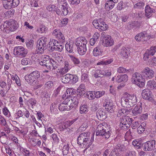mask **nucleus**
<instances>
[{"label":"nucleus","mask_w":156,"mask_h":156,"mask_svg":"<svg viewBox=\"0 0 156 156\" xmlns=\"http://www.w3.org/2000/svg\"><path fill=\"white\" fill-rule=\"evenodd\" d=\"M137 102L136 96L131 95L126 93L121 99V103L122 105L126 108H129L132 107Z\"/></svg>","instance_id":"nucleus-1"},{"label":"nucleus","mask_w":156,"mask_h":156,"mask_svg":"<svg viewBox=\"0 0 156 156\" xmlns=\"http://www.w3.org/2000/svg\"><path fill=\"white\" fill-rule=\"evenodd\" d=\"M18 27V23L13 19L6 21L0 27L1 30L7 33L15 31Z\"/></svg>","instance_id":"nucleus-2"},{"label":"nucleus","mask_w":156,"mask_h":156,"mask_svg":"<svg viewBox=\"0 0 156 156\" xmlns=\"http://www.w3.org/2000/svg\"><path fill=\"white\" fill-rule=\"evenodd\" d=\"M89 133H83L80 134L77 138V144L89 147L92 144L94 140V137H92L90 140Z\"/></svg>","instance_id":"nucleus-3"},{"label":"nucleus","mask_w":156,"mask_h":156,"mask_svg":"<svg viewBox=\"0 0 156 156\" xmlns=\"http://www.w3.org/2000/svg\"><path fill=\"white\" fill-rule=\"evenodd\" d=\"M109 130L106 127L100 124L97 127L96 135L102 136L104 138L108 139L110 136Z\"/></svg>","instance_id":"nucleus-4"},{"label":"nucleus","mask_w":156,"mask_h":156,"mask_svg":"<svg viewBox=\"0 0 156 156\" xmlns=\"http://www.w3.org/2000/svg\"><path fill=\"white\" fill-rule=\"evenodd\" d=\"M48 39L45 37H42L40 38L37 41V52L39 54H42L47 48Z\"/></svg>","instance_id":"nucleus-5"},{"label":"nucleus","mask_w":156,"mask_h":156,"mask_svg":"<svg viewBox=\"0 0 156 156\" xmlns=\"http://www.w3.org/2000/svg\"><path fill=\"white\" fill-rule=\"evenodd\" d=\"M132 81L133 83L138 85L140 87L144 85L145 80L141 75V73L136 72L132 75Z\"/></svg>","instance_id":"nucleus-6"},{"label":"nucleus","mask_w":156,"mask_h":156,"mask_svg":"<svg viewBox=\"0 0 156 156\" xmlns=\"http://www.w3.org/2000/svg\"><path fill=\"white\" fill-rule=\"evenodd\" d=\"M132 121V119L129 116L122 117L119 120V127L122 129L126 130L130 127Z\"/></svg>","instance_id":"nucleus-7"},{"label":"nucleus","mask_w":156,"mask_h":156,"mask_svg":"<svg viewBox=\"0 0 156 156\" xmlns=\"http://www.w3.org/2000/svg\"><path fill=\"white\" fill-rule=\"evenodd\" d=\"M94 27L98 29L100 31L106 30L108 28V26L101 18L95 20L92 22Z\"/></svg>","instance_id":"nucleus-8"},{"label":"nucleus","mask_w":156,"mask_h":156,"mask_svg":"<svg viewBox=\"0 0 156 156\" xmlns=\"http://www.w3.org/2000/svg\"><path fill=\"white\" fill-rule=\"evenodd\" d=\"M40 76L39 72L37 71H34L28 75L25 76L26 81L31 85L34 81H36Z\"/></svg>","instance_id":"nucleus-9"},{"label":"nucleus","mask_w":156,"mask_h":156,"mask_svg":"<svg viewBox=\"0 0 156 156\" xmlns=\"http://www.w3.org/2000/svg\"><path fill=\"white\" fill-rule=\"evenodd\" d=\"M27 52V50L22 46L16 47L14 49V55L17 57H24Z\"/></svg>","instance_id":"nucleus-10"},{"label":"nucleus","mask_w":156,"mask_h":156,"mask_svg":"<svg viewBox=\"0 0 156 156\" xmlns=\"http://www.w3.org/2000/svg\"><path fill=\"white\" fill-rule=\"evenodd\" d=\"M69 98H66L63 102L59 105L58 108L60 111L70 110L72 108V105H70Z\"/></svg>","instance_id":"nucleus-11"},{"label":"nucleus","mask_w":156,"mask_h":156,"mask_svg":"<svg viewBox=\"0 0 156 156\" xmlns=\"http://www.w3.org/2000/svg\"><path fill=\"white\" fill-rule=\"evenodd\" d=\"M141 75L145 80V79H150L152 78L154 76V72L149 68H145L141 72Z\"/></svg>","instance_id":"nucleus-12"},{"label":"nucleus","mask_w":156,"mask_h":156,"mask_svg":"<svg viewBox=\"0 0 156 156\" xmlns=\"http://www.w3.org/2000/svg\"><path fill=\"white\" fill-rule=\"evenodd\" d=\"M155 144L156 141L154 140L147 141L143 144V149L146 151H152L155 148Z\"/></svg>","instance_id":"nucleus-13"},{"label":"nucleus","mask_w":156,"mask_h":156,"mask_svg":"<svg viewBox=\"0 0 156 156\" xmlns=\"http://www.w3.org/2000/svg\"><path fill=\"white\" fill-rule=\"evenodd\" d=\"M151 94V92L150 90L146 89L142 90V95L144 99L152 102H154V103L155 104L156 102L154 101Z\"/></svg>","instance_id":"nucleus-14"},{"label":"nucleus","mask_w":156,"mask_h":156,"mask_svg":"<svg viewBox=\"0 0 156 156\" xmlns=\"http://www.w3.org/2000/svg\"><path fill=\"white\" fill-rule=\"evenodd\" d=\"M19 0H13L12 2L3 1V7L6 9H10L16 7L19 4Z\"/></svg>","instance_id":"nucleus-15"},{"label":"nucleus","mask_w":156,"mask_h":156,"mask_svg":"<svg viewBox=\"0 0 156 156\" xmlns=\"http://www.w3.org/2000/svg\"><path fill=\"white\" fill-rule=\"evenodd\" d=\"M156 52V45L154 46H152L151 48L147 50L145 53L144 54V59L146 60L148 58H150L151 56L153 55Z\"/></svg>","instance_id":"nucleus-16"},{"label":"nucleus","mask_w":156,"mask_h":156,"mask_svg":"<svg viewBox=\"0 0 156 156\" xmlns=\"http://www.w3.org/2000/svg\"><path fill=\"white\" fill-rule=\"evenodd\" d=\"M96 116L99 120L103 121L107 117L106 111L104 109H100L97 112Z\"/></svg>","instance_id":"nucleus-17"},{"label":"nucleus","mask_w":156,"mask_h":156,"mask_svg":"<svg viewBox=\"0 0 156 156\" xmlns=\"http://www.w3.org/2000/svg\"><path fill=\"white\" fill-rule=\"evenodd\" d=\"M103 44L104 46L109 47L114 44V41L110 36H108L105 39H103Z\"/></svg>","instance_id":"nucleus-18"},{"label":"nucleus","mask_w":156,"mask_h":156,"mask_svg":"<svg viewBox=\"0 0 156 156\" xmlns=\"http://www.w3.org/2000/svg\"><path fill=\"white\" fill-rule=\"evenodd\" d=\"M68 5L66 3H63L62 5L59 6L58 8H57V10H59L61 12V14L58 15H62L66 16L68 13Z\"/></svg>","instance_id":"nucleus-19"},{"label":"nucleus","mask_w":156,"mask_h":156,"mask_svg":"<svg viewBox=\"0 0 156 156\" xmlns=\"http://www.w3.org/2000/svg\"><path fill=\"white\" fill-rule=\"evenodd\" d=\"M148 36L146 32H141L135 36V39L138 41L147 40L146 38Z\"/></svg>","instance_id":"nucleus-20"},{"label":"nucleus","mask_w":156,"mask_h":156,"mask_svg":"<svg viewBox=\"0 0 156 156\" xmlns=\"http://www.w3.org/2000/svg\"><path fill=\"white\" fill-rule=\"evenodd\" d=\"M75 44L76 46H86L87 41L85 38L79 37L76 39Z\"/></svg>","instance_id":"nucleus-21"},{"label":"nucleus","mask_w":156,"mask_h":156,"mask_svg":"<svg viewBox=\"0 0 156 156\" xmlns=\"http://www.w3.org/2000/svg\"><path fill=\"white\" fill-rule=\"evenodd\" d=\"M103 106L105 108L106 111L110 113L114 112V106L112 103L110 101H105V103L103 104Z\"/></svg>","instance_id":"nucleus-22"},{"label":"nucleus","mask_w":156,"mask_h":156,"mask_svg":"<svg viewBox=\"0 0 156 156\" xmlns=\"http://www.w3.org/2000/svg\"><path fill=\"white\" fill-rule=\"evenodd\" d=\"M142 108L140 105H136L132 111L133 116H137L142 112Z\"/></svg>","instance_id":"nucleus-23"},{"label":"nucleus","mask_w":156,"mask_h":156,"mask_svg":"<svg viewBox=\"0 0 156 156\" xmlns=\"http://www.w3.org/2000/svg\"><path fill=\"white\" fill-rule=\"evenodd\" d=\"M50 61V58L48 55L44 56L41 58L39 63L41 65L45 67L47 65H49Z\"/></svg>","instance_id":"nucleus-24"},{"label":"nucleus","mask_w":156,"mask_h":156,"mask_svg":"<svg viewBox=\"0 0 156 156\" xmlns=\"http://www.w3.org/2000/svg\"><path fill=\"white\" fill-rule=\"evenodd\" d=\"M72 75L70 74H67L61 76V80L62 82L64 83H70L72 79Z\"/></svg>","instance_id":"nucleus-25"},{"label":"nucleus","mask_w":156,"mask_h":156,"mask_svg":"<svg viewBox=\"0 0 156 156\" xmlns=\"http://www.w3.org/2000/svg\"><path fill=\"white\" fill-rule=\"evenodd\" d=\"M57 8H58V7L54 5H50L47 6V9L49 12H56L57 14H61V12L59 10H57Z\"/></svg>","instance_id":"nucleus-26"},{"label":"nucleus","mask_w":156,"mask_h":156,"mask_svg":"<svg viewBox=\"0 0 156 156\" xmlns=\"http://www.w3.org/2000/svg\"><path fill=\"white\" fill-rule=\"evenodd\" d=\"M116 80L118 83L126 81L128 80V76L126 74L119 75L116 77Z\"/></svg>","instance_id":"nucleus-27"},{"label":"nucleus","mask_w":156,"mask_h":156,"mask_svg":"<svg viewBox=\"0 0 156 156\" xmlns=\"http://www.w3.org/2000/svg\"><path fill=\"white\" fill-rule=\"evenodd\" d=\"M154 10L151 8L148 5H147L145 8V13L146 16L148 18H149L152 15V13L154 12Z\"/></svg>","instance_id":"nucleus-28"},{"label":"nucleus","mask_w":156,"mask_h":156,"mask_svg":"<svg viewBox=\"0 0 156 156\" xmlns=\"http://www.w3.org/2000/svg\"><path fill=\"white\" fill-rule=\"evenodd\" d=\"M51 55L54 57L55 60L59 63L62 62L63 58L61 56L60 54L57 52H53L52 53Z\"/></svg>","instance_id":"nucleus-29"},{"label":"nucleus","mask_w":156,"mask_h":156,"mask_svg":"<svg viewBox=\"0 0 156 156\" xmlns=\"http://www.w3.org/2000/svg\"><path fill=\"white\" fill-rule=\"evenodd\" d=\"M75 45L72 44H65V48L66 51L69 53L75 51Z\"/></svg>","instance_id":"nucleus-30"},{"label":"nucleus","mask_w":156,"mask_h":156,"mask_svg":"<svg viewBox=\"0 0 156 156\" xmlns=\"http://www.w3.org/2000/svg\"><path fill=\"white\" fill-rule=\"evenodd\" d=\"M129 48L127 47H122L121 49L120 54L121 56L126 58L128 57L129 52L128 51Z\"/></svg>","instance_id":"nucleus-31"},{"label":"nucleus","mask_w":156,"mask_h":156,"mask_svg":"<svg viewBox=\"0 0 156 156\" xmlns=\"http://www.w3.org/2000/svg\"><path fill=\"white\" fill-rule=\"evenodd\" d=\"M77 51L79 54L80 55H84L87 50L86 46H77Z\"/></svg>","instance_id":"nucleus-32"},{"label":"nucleus","mask_w":156,"mask_h":156,"mask_svg":"<svg viewBox=\"0 0 156 156\" xmlns=\"http://www.w3.org/2000/svg\"><path fill=\"white\" fill-rule=\"evenodd\" d=\"M142 141L138 140H135L132 142V145L136 147L137 149L141 148L143 145L142 144Z\"/></svg>","instance_id":"nucleus-33"},{"label":"nucleus","mask_w":156,"mask_h":156,"mask_svg":"<svg viewBox=\"0 0 156 156\" xmlns=\"http://www.w3.org/2000/svg\"><path fill=\"white\" fill-rule=\"evenodd\" d=\"M129 110L127 108L119 109L118 111L117 116H123L127 115L129 112Z\"/></svg>","instance_id":"nucleus-34"},{"label":"nucleus","mask_w":156,"mask_h":156,"mask_svg":"<svg viewBox=\"0 0 156 156\" xmlns=\"http://www.w3.org/2000/svg\"><path fill=\"white\" fill-rule=\"evenodd\" d=\"M156 84V82L154 80H151L148 81L147 84L148 87L151 89H154L156 87L154 86Z\"/></svg>","instance_id":"nucleus-35"},{"label":"nucleus","mask_w":156,"mask_h":156,"mask_svg":"<svg viewBox=\"0 0 156 156\" xmlns=\"http://www.w3.org/2000/svg\"><path fill=\"white\" fill-rule=\"evenodd\" d=\"M64 45L63 44H60L59 43L56 45L55 47H53L52 48V46L51 47V49L53 50H55L56 51H61L63 48Z\"/></svg>","instance_id":"nucleus-36"},{"label":"nucleus","mask_w":156,"mask_h":156,"mask_svg":"<svg viewBox=\"0 0 156 156\" xmlns=\"http://www.w3.org/2000/svg\"><path fill=\"white\" fill-rule=\"evenodd\" d=\"M115 4L111 0L108 1L105 4V7L107 8H108L109 9H112L115 6Z\"/></svg>","instance_id":"nucleus-37"},{"label":"nucleus","mask_w":156,"mask_h":156,"mask_svg":"<svg viewBox=\"0 0 156 156\" xmlns=\"http://www.w3.org/2000/svg\"><path fill=\"white\" fill-rule=\"evenodd\" d=\"M93 54L95 56H97L101 54V51L99 48L96 47L93 50Z\"/></svg>","instance_id":"nucleus-38"},{"label":"nucleus","mask_w":156,"mask_h":156,"mask_svg":"<svg viewBox=\"0 0 156 156\" xmlns=\"http://www.w3.org/2000/svg\"><path fill=\"white\" fill-rule=\"evenodd\" d=\"M69 102H70V105H72V108H73V106L72 105V103L75 105H77L79 103V100L77 97H74L71 99H69Z\"/></svg>","instance_id":"nucleus-39"},{"label":"nucleus","mask_w":156,"mask_h":156,"mask_svg":"<svg viewBox=\"0 0 156 156\" xmlns=\"http://www.w3.org/2000/svg\"><path fill=\"white\" fill-rule=\"evenodd\" d=\"M55 37L59 40L60 41L62 42H63L65 41V38L63 34L60 31H58Z\"/></svg>","instance_id":"nucleus-40"},{"label":"nucleus","mask_w":156,"mask_h":156,"mask_svg":"<svg viewBox=\"0 0 156 156\" xmlns=\"http://www.w3.org/2000/svg\"><path fill=\"white\" fill-rule=\"evenodd\" d=\"M47 30V28L44 25H41L40 26L39 28L37 29L36 31L38 33H42L46 31Z\"/></svg>","instance_id":"nucleus-41"},{"label":"nucleus","mask_w":156,"mask_h":156,"mask_svg":"<svg viewBox=\"0 0 156 156\" xmlns=\"http://www.w3.org/2000/svg\"><path fill=\"white\" fill-rule=\"evenodd\" d=\"M85 86L83 84H81L77 90V92L80 93L84 92L85 89Z\"/></svg>","instance_id":"nucleus-42"},{"label":"nucleus","mask_w":156,"mask_h":156,"mask_svg":"<svg viewBox=\"0 0 156 156\" xmlns=\"http://www.w3.org/2000/svg\"><path fill=\"white\" fill-rule=\"evenodd\" d=\"M144 5V3L142 2H137L134 5V8L135 9H141Z\"/></svg>","instance_id":"nucleus-43"},{"label":"nucleus","mask_w":156,"mask_h":156,"mask_svg":"<svg viewBox=\"0 0 156 156\" xmlns=\"http://www.w3.org/2000/svg\"><path fill=\"white\" fill-rule=\"evenodd\" d=\"M94 94L95 95V97L96 98H99L101 97L103 95H104L105 92L104 91H94Z\"/></svg>","instance_id":"nucleus-44"},{"label":"nucleus","mask_w":156,"mask_h":156,"mask_svg":"<svg viewBox=\"0 0 156 156\" xmlns=\"http://www.w3.org/2000/svg\"><path fill=\"white\" fill-rule=\"evenodd\" d=\"M69 147L68 144L64 145L63 148V153L64 155H67L69 153Z\"/></svg>","instance_id":"nucleus-45"},{"label":"nucleus","mask_w":156,"mask_h":156,"mask_svg":"<svg viewBox=\"0 0 156 156\" xmlns=\"http://www.w3.org/2000/svg\"><path fill=\"white\" fill-rule=\"evenodd\" d=\"M87 95L88 98L90 100L94 99L95 98L94 93H93L92 91H89L87 93Z\"/></svg>","instance_id":"nucleus-46"},{"label":"nucleus","mask_w":156,"mask_h":156,"mask_svg":"<svg viewBox=\"0 0 156 156\" xmlns=\"http://www.w3.org/2000/svg\"><path fill=\"white\" fill-rule=\"evenodd\" d=\"M129 69H126L122 67H120L117 69V72L119 73H124L129 72Z\"/></svg>","instance_id":"nucleus-47"},{"label":"nucleus","mask_w":156,"mask_h":156,"mask_svg":"<svg viewBox=\"0 0 156 156\" xmlns=\"http://www.w3.org/2000/svg\"><path fill=\"white\" fill-rule=\"evenodd\" d=\"M69 56L71 60L72 61L74 64H79L80 63L79 59L71 55H69Z\"/></svg>","instance_id":"nucleus-48"},{"label":"nucleus","mask_w":156,"mask_h":156,"mask_svg":"<svg viewBox=\"0 0 156 156\" xmlns=\"http://www.w3.org/2000/svg\"><path fill=\"white\" fill-rule=\"evenodd\" d=\"M75 90L73 88H69L67 89L66 91V92L67 94V98H68V97L73 94H74V92H75Z\"/></svg>","instance_id":"nucleus-49"},{"label":"nucleus","mask_w":156,"mask_h":156,"mask_svg":"<svg viewBox=\"0 0 156 156\" xmlns=\"http://www.w3.org/2000/svg\"><path fill=\"white\" fill-rule=\"evenodd\" d=\"M87 106L84 105L80 107V113L82 114L85 112H87Z\"/></svg>","instance_id":"nucleus-50"},{"label":"nucleus","mask_w":156,"mask_h":156,"mask_svg":"<svg viewBox=\"0 0 156 156\" xmlns=\"http://www.w3.org/2000/svg\"><path fill=\"white\" fill-rule=\"evenodd\" d=\"M48 64L49 65H47V66H45L48 69H55V67H57L56 66H54L53 63H52L51 60L50 59Z\"/></svg>","instance_id":"nucleus-51"},{"label":"nucleus","mask_w":156,"mask_h":156,"mask_svg":"<svg viewBox=\"0 0 156 156\" xmlns=\"http://www.w3.org/2000/svg\"><path fill=\"white\" fill-rule=\"evenodd\" d=\"M12 83V81L9 78H8L7 80V84H6L7 86L6 87V92H7L8 91L10 90L11 87V85Z\"/></svg>","instance_id":"nucleus-52"},{"label":"nucleus","mask_w":156,"mask_h":156,"mask_svg":"<svg viewBox=\"0 0 156 156\" xmlns=\"http://www.w3.org/2000/svg\"><path fill=\"white\" fill-rule=\"evenodd\" d=\"M8 140V137L7 136H0V140L1 142L4 144L6 143Z\"/></svg>","instance_id":"nucleus-53"},{"label":"nucleus","mask_w":156,"mask_h":156,"mask_svg":"<svg viewBox=\"0 0 156 156\" xmlns=\"http://www.w3.org/2000/svg\"><path fill=\"white\" fill-rule=\"evenodd\" d=\"M45 87L49 89L51 88L54 86L52 81H49L46 83L45 84Z\"/></svg>","instance_id":"nucleus-54"},{"label":"nucleus","mask_w":156,"mask_h":156,"mask_svg":"<svg viewBox=\"0 0 156 156\" xmlns=\"http://www.w3.org/2000/svg\"><path fill=\"white\" fill-rule=\"evenodd\" d=\"M81 80L85 82H86L89 80L88 75L87 73H83L81 77Z\"/></svg>","instance_id":"nucleus-55"},{"label":"nucleus","mask_w":156,"mask_h":156,"mask_svg":"<svg viewBox=\"0 0 156 156\" xmlns=\"http://www.w3.org/2000/svg\"><path fill=\"white\" fill-rule=\"evenodd\" d=\"M30 63V59L29 58H24L22 59L21 63L23 65H26Z\"/></svg>","instance_id":"nucleus-56"},{"label":"nucleus","mask_w":156,"mask_h":156,"mask_svg":"<svg viewBox=\"0 0 156 156\" xmlns=\"http://www.w3.org/2000/svg\"><path fill=\"white\" fill-rule=\"evenodd\" d=\"M2 112L7 117L9 116L10 112L6 107H5L3 109Z\"/></svg>","instance_id":"nucleus-57"},{"label":"nucleus","mask_w":156,"mask_h":156,"mask_svg":"<svg viewBox=\"0 0 156 156\" xmlns=\"http://www.w3.org/2000/svg\"><path fill=\"white\" fill-rule=\"evenodd\" d=\"M34 44V41L31 39L26 43V45L27 47L31 48L33 47Z\"/></svg>","instance_id":"nucleus-58"},{"label":"nucleus","mask_w":156,"mask_h":156,"mask_svg":"<svg viewBox=\"0 0 156 156\" xmlns=\"http://www.w3.org/2000/svg\"><path fill=\"white\" fill-rule=\"evenodd\" d=\"M72 79L70 82V83H75L78 80V78L77 76L72 75Z\"/></svg>","instance_id":"nucleus-59"},{"label":"nucleus","mask_w":156,"mask_h":156,"mask_svg":"<svg viewBox=\"0 0 156 156\" xmlns=\"http://www.w3.org/2000/svg\"><path fill=\"white\" fill-rule=\"evenodd\" d=\"M144 131V128L142 125H140L137 128V131L138 133L141 134Z\"/></svg>","instance_id":"nucleus-60"},{"label":"nucleus","mask_w":156,"mask_h":156,"mask_svg":"<svg viewBox=\"0 0 156 156\" xmlns=\"http://www.w3.org/2000/svg\"><path fill=\"white\" fill-rule=\"evenodd\" d=\"M28 102L32 106L35 105L37 103L36 100L34 98H31L29 100Z\"/></svg>","instance_id":"nucleus-61"},{"label":"nucleus","mask_w":156,"mask_h":156,"mask_svg":"<svg viewBox=\"0 0 156 156\" xmlns=\"http://www.w3.org/2000/svg\"><path fill=\"white\" fill-rule=\"evenodd\" d=\"M29 140L33 146H35L37 145L36 139L29 138Z\"/></svg>","instance_id":"nucleus-62"},{"label":"nucleus","mask_w":156,"mask_h":156,"mask_svg":"<svg viewBox=\"0 0 156 156\" xmlns=\"http://www.w3.org/2000/svg\"><path fill=\"white\" fill-rule=\"evenodd\" d=\"M15 10L13 9H11L10 10L8 11L7 12H6L5 14L8 16L9 15V16L10 17L12 15H13L15 13Z\"/></svg>","instance_id":"nucleus-63"},{"label":"nucleus","mask_w":156,"mask_h":156,"mask_svg":"<svg viewBox=\"0 0 156 156\" xmlns=\"http://www.w3.org/2000/svg\"><path fill=\"white\" fill-rule=\"evenodd\" d=\"M69 122H67V121L64 122L61 126L62 127V130H63L69 127Z\"/></svg>","instance_id":"nucleus-64"}]
</instances>
